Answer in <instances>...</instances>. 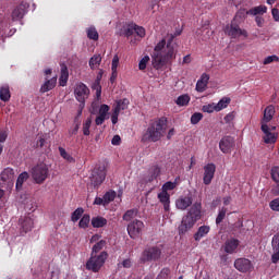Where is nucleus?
<instances>
[{"label": "nucleus", "instance_id": "obj_1", "mask_svg": "<svg viewBox=\"0 0 279 279\" xmlns=\"http://www.w3.org/2000/svg\"><path fill=\"white\" fill-rule=\"evenodd\" d=\"M182 31H177L174 35H171L168 39H161L154 49L153 52V64L155 69H160L165 64H171L175 60V44L173 39L175 36H180Z\"/></svg>", "mask_w": 279, "mask_h": 279}, {"label": "nucleus", "instance_id": "obj_2", "mask_svg": "<svg viewBox=\"0 0 279 279\" xmlns=\"http://www.w3.org/2000/svg\"><path fill=\"white\" fill-rule=\"evenodd\" d=\"M167 132V118H158L149 122L143 133L141 143H158Z\"/></svg>", "mask_w": 279, "mask_h": 279}, {"label": "nucleus", "instance_id": "obj_3", "mask_svg": "<svg viewBox=\"0 0 279 279\" xmlns=\"http://www.w3.org/2000/svg\"><path fill=\"white\" fill-rule=\"evenodd\" d=\"M199 219H202V203H194L187 215L182 218L181 225L178 228L179 234L187 233Z\"/></svg>", "mask_w": 279, "mask_h": 279}, {"label": "nucleus", "instance_id": "obj_4", "mask_svg": "<svg viewBox=\"0 0 279 279\" xmlns=\"http://www.w3.org/2000/svg\"><path fill=\"white\" fill-rule=\"evenodd\" d=\"M106 260H108V252L102 251L98 255L90 253V257L86 262L85 267L88 271L99 274V271H101V267L106 265Z\"/></svg>", "mask_w": 279, "mask_h": 279}, {"label": "nucleus", "instance_id": "obj_5", "mask_svg": "<svg viewBox=\"0 0 279 279\" xmlns=\"http://www.w3.org/2000/svg\"><path fill=\"white\" fill-rule=\"evenodd\" d=\"M32 178L36 184H43L49 178V167L46 163H38L32 169Z\"/></svg>", "mask_w": 279, "mask_h": 279}, {"label": "nucleus", "instance_id": "obj_6", "mask_svg": "<svg viewBox=\"0 0 279 279\" xmlns=\"http://www.w3.org/2000/svg\"><path fill=\"white\" fill-rule=\"evenodd\" d=\"M162 256V251L158 246L146 247L141 256V263L156 262Z\"/></svg>", "mask_w": 279, "mask_h": 279}, {"label": "nucleus", "instance_id": "obj_7", "mask_svg": "<svg viewBox=\"0 0 279 279\" xmlns=\"http://www.w3.org/2000/svg\"><path fill=\"white\" fill-rule=\"evenodd\" d=\"M90 185L94 186V189H99L101 184H104L106 180V167L100 166L95 168L92 171V175L89 177Z\"/></svg>", "mask_w": 279, "mask_h": 279}, {"label": "nucleus", "instance_id": "obj_8", "mask_svg": "<svg viewBox=\"0 0 279 279\" xmlns=\"http://www.w3.org/2000/svg\"><path fill=\"white\" fill-rule=\"evenodd\" d=\"M12 186H14V169L5 168L0 173V189H7V191H10Z\"/></svg>", "mask_w": 279, "mask_h": 279}, {"label": "nucleus", "instance_id": "obj_9", "mask_svg": "<svg viewBox=\"0 0 279 279\" xmlns=\"http://www.w3.org/2000/svg\"><path fill=\"white\" fill-rule=\"evenodd\" d=\"M145 228V223L138 219L131 221L128 225V232L131 239H138Z\"/></svg>", "mask_w": 279, "mask_h": 279}, {"label": "nucleus", "instance_id": "obj_10", "mask_svg": "<svg viewBox=\"0 0 279 279\" xmlns=\"http://www.w3.org/2000/svg\"><path fill=\"white\" fill-rule=\"evenodd\" d=\"M74 95L75 99L78 100L82 106H84V104H86V99H88V95H90V89H88L86 84L78 83L74 88Z\"/></svg>", "mask_w": 279, "mask_h": 279}, {"label": "nucleus", "instance_id": "obj_11", "mask_svg": "<svg viewBox=\"0 0 279 279\" xmlns=\"http://www.w3.org/2000/svg\"><path fill=\"white\" fill-rule=\"evenodd\" d=\"M236 142L234 137L230 135L223 136L219 142V149L222 154H232V149H234Z\"/></svg>", "mask_w": 279, "mask_h": 279}, {"label": "nucleus", "instance_id": "obj_12", "mask_svg": "<svg viewBox=\"0 0 279 279\" xmlns=\"http://www.w3.org/2000/svg\"><path fill=\"white\" fill-rule=\"evenodd\" d=\"M216 171L217 166H215V163H207L206 166H204L203 183L206 186H208L213 182Z\"/></svg>", "mask_w": 279, "mask_h": 279}, {"label": "nucleus", "instance_id": "obj_13", "mask_svg": "<svg viewBox=\"0 0 279 279\" xmlns=\"http://www.w3.org/2000/svg\"><path fill=\"white\" fill-rule=\"evenodd\" d=\"M20 226V236H25L27 232H32V228H34V220L29 217H21L19 219Z\"/></svg>", "mask_w": 279, "mask_h": 279}, {"label": "nucleus", "instance_id": "obj_14", "mask_svg": "<svg viewBox=\"0 0 279 279\" xmlns=\"http://www.w3.org/2000/svg\"><path fill=\"white\" fill-rule=\"evenodd\" d=\"M225 34L230 36V38H239V36L247 37V31L241 29V27H239L236 24L227 25L225 28Z\"/></svg>", "mask_w": 279, "mask_h": 279}, {"label": "nucleus", "instance_id": "obj_15", "mask_svg": "<svg viewBox=\"0 0 279 279\" xmlns=\"http://www.w3.org/2000/svg\"><path fill=\"white\" fill-rule=\"evenodd\" d=\"M234 268L241 274H247L252 269V260L241 257L234 260Z\"/></svg>", "mask_w": 279, "mask_h": 279}, {"label": "nucleus", "instance_id": "obj_16", "mask_svg": "<svg viewBox=\"0 0 279 279\" xmlns=\"http://www.w3.org/2000/svg\"><path fill=\"white\" fill-rule=\"evenodd\" d=\"M262 132L264 133V143H266V145H274V143H276V141H278V136L276 135V133H271V129H269V125L267 124H263L260 126Z\"/></svg>", "mask_w": 279, "mask_h": 279}, {"label": "nucleus", "instance_id": "obj_17", "mask_svg": "<svg viewBox=\"0 0 279 279\" xmlns=\"http://www.w3.org/2000/svg\"><path fill=\"white\" fill-rule=\"evenodd\" d=\"M240 243L241 242L234 238L228 239L222 245V250L226 254H236Z\"/></svg>", "mask_w": 279, "mask_h": 279}, {"label": "nucleus", "instance_id": "obj_18", "mask_svg": "<svg viewBox=\"0 0 279 279\" xmlns=\"http://www.w3.org/2000/svg\"><path fill=\"white\" fill-rule=\"evenodd\" d=\"M276 114V107L272 105H269L265 108L263 118L260 120V125H267V123H270V121L274 120V117Z\"/></svg>", "mask_w": 279, "mask_h": 279}, {"label": "nucleus", "instance_id": "obj_19", "mask_svg": "<svg viewBox=\"0 0 279 279\" xmlns=\"http://www.w3.org/2000/svg\"><path fill=\"white\" fill-rule=\"evenodd\" d=\"M27 8H29V5H27V3L22 2L21 4H19L13 11H12V21H21V19H23V16H25V13L27 12Z\"/></svg>", "mask_w": 279, "mask_h": 279}, {"label": "nucleus", "instance_id": "obj_20", "mask_svg": "<svg viewBox=\"0 0 279 279\" xmlns=\"http://www.w3.org/2000/svg\"><path fill=\"white\" fill-rule=\"evenodd\" d=\"M175 206L179 210H186V208L193 206V196H181L177 199Z\"/></svg>", "mask_w": 279, "mask_h": 279}, {"label": "nucleus", "instance_id": "obj_21", "mask_svg": "<svg viewBox=\"0 0 279 279\" xmlns=\"http://www.w3.org/2000/svg\"><path fill=\"white\" fill-rule=\"evenodd\" d=\"M108 112H110V107L108 105H101L98 111V117L95 119V124L104 125L106 119H108Z\"/></svg>", "mask_w": 279, "mask_h": 279}, {"label": "nucleus", "instance_id": "obj_22", "mask_svg": "<svg viewBox=\"0 0 279 279\" xmlns=\"http://www.w3.org/2000/svg\"><path fill=\"white\" fill-rule=\"evenodd\" d=\"M271 247H272V255H271V263L277 265L279 262V233L275 234L271 240Z\"/></svg>", "mask_w": 279, "mask_h": 279}, {"label": "nucleus", "instance_id": "obj_23", "mask_svg": "<svg viewBox=\"0 0 279 279\" xmlns=\"http://www.w3.org/2000/svg\"><path fill=\"white\" fill-rule=\"evenodd\" d=\"M209 80H210V75H208L207 73H203L196 83L195 90L197 93H204L206 88H208Z\"/></svg>", "mask_w": 279, "mask_h": 279}, {"label": "nucleus", "instance_id": "obj_24", "mask_svg": "<svg viewBox=\"0 0 279 279\" xmlns=\"http://www.w3.org/2000/svg\"><path fill=\"white\" fill-rule=\"evenodd\" d=\"M157 197H158L159 202L162 204L163 210H166V213H169L170 204H171V195H169V192L161 191L157 195Z\"/></svg>", "mask_w": 279, "mask_h": 279}, {"label": "nucleus", "instance_id": "obj_25", "mask_svg": "<svg viewBox=\"0 0 279 279\" xmlns=\"http://www.w3.org/2000/svg\"><path fill=\"white\" fill-rule=\"evenodd\" d=\"M271 179L275 182L271 193L272 195H279V167H274L271 169Z\"/></svg>", "mask_w": 279, "mask_h": 279}, {"label": "nucleus", "instance_id": "obj_26", "mask_svg": "<svg viewBox=\"0 0 279 279\" xmlns=\"http://www.w3.org/2000/svg\"><path fill=\"white\" fill-rule=\"evenodd\" d=\"M246 14H248L250 16H263V14H267V7L260 4L246 11Z\"/></svg>", "mask_w": 279, "mask_h": 279}, {"label": "nucleus", "instance_id": "obj_27", "mask_svg": "<svg viewBox=\"0 0 279 279\" xmlns=\"http://www.w3.org/2000/svg\"><path fill=\"white\" fill-rule=\"evenodd\" d=\"M66 82H69V68L66 66V64L62 63L59 77V85L66 86Z\"/></svg>", "mask_w": 279, "mask_h": 279}, {"label": "nucleus", "instance_id": "obj_28", "mask_svg": "<svg viewBox=\"0 0 279 279\" xmlns=\"http://www.w3.org/2000/svg\"><path fill=\"white\" fill-rule=\"evenodd\" d=\"M56 84H58V77H52L46 81L40 87V93H49V90H53V88H56Z\"/></svg>", "mask_w": 279, "mask_h": 279}, {"label": "nucleus", "instance_id": "obj_29", "mask_svg": "<svg viewBox=\"0 0 279 279\" xmlns=\"http://www.w3.org/2000/svg\"><path fill=\"white\" fill-rule=\"evenodd\" d=\"M208 232H210V227L201 226L197 232L194 234V241H202V239H204Z\"/></svg>", "mask_w": 279, "mask_h": 279}, {"label": "nucleus", "instance_id": "obj_30", "mask_svg": "<svg viewBox=\"0 0 279 279\" xmlns=\"http://www.w3.org/2000/svg\"><path fill=\"white\" fill-rule=\"evenodd\" d=\"M27 180H29V173L27 172H22L19 177H17V180H16V183H15V189L16 191H21V189H23V184L25 182H27Z\"/></svg>", "mask_w": 279, "mask_h": 279}, {"label": "nucleus", "instance_id": "obj_31", "mask_svg": "<svg viewBox=\"0 0 279 279\" xmlns=\"http://www.w3.org/2000/svg\"><path fill=\"white\" fill-rule=\"evenodd\" d=\"M92 226L93 228H104L105 226H108V220L101 216L93 217Z\"/></svg>", "mask_w": 279, "mask_h": 279}, {"label": "nucleus", "instance_id": "obj_32", "mask_svg": "<svg viewBox=\"0 0 279 279\" xmlns=\"http://www.w3.org/2000/svg\"><path fill=\"white\" fill-rule=\"evenodd\" d=\"M87 38L89 40H99V33L97 32V28L95 26H90L86 29Z\"/></svg>", "mask_w": 279, "mask_h": 279}, {"label": "nucleus", "instance_id": "obj_33", "mask_svg": "<svg viewBox=\"0 0 279 279\" xmlns=\"http://www.w3.org/2000/svg\"><path fill=\"white\" fill-rule=\"evenodd\" d=\"M231 99L228 97H223L216 104V110L217 112H221V110L226 109L227 106H230Z\"/></svg>", "mask_w": 279, "mask_h": 279}, {"label": "nucleus", "instance_id": "obj_34", "mask_svg": "<svg viewBox=\"0 0 279 279\" xmlns=\"http://www.w3.org/2000/svg\"><path fill=\"white\" fill-rule=\"evenodd\" d=\"M10 87L9 86H3L0 88V99L1 101H10Z\"/></svg>", "mask_w": 279, "mask_h": 279}, {"label": "nucleus", "instance_id": "obj_35", "mask_svg": "<svg viewBox=\"0 0 279 279\" xmlns=\"http://www.w3.org/2000/svg\"><path fill=\"white\" fill-rule=\"evenodd\" d=\"M191 96H189V94H184L177 98L175 104L177 106H189Z\"/></svg>", "mask_w": 279, "mask_h": 279}, {"label": "nucleus", "instance_id": "obj_36", "mask_svg": "<svg viewBox=\"0 0 279 279\" xmlns=\"http://www.w3.org/2000/svg\"><path fill=\"white\" fill-rule=\"evenodd\" d=\"M90 226V215L84 214L78 222V228H82L83 230H86Z\"/></svg>", "mask_w": 279, "mask_h": 279}, {"label": "nucleus", "instance_id": "obj_37", "mask_svg": "<svg viewBox=\"0 0 279 279\" xmlns=\"http://www.w3.org/2000/svg\"><path fill=\"white\" fill-rule=\"evenodd\" d=\"M107 245L106 240H100L99 242H97L93 248H92V254L94 255H99V252H101V250H104V247Z\"/></svg>", "mask_w": 279, "mask_h": 279}, {"label": "nucleus", "instance_id": "obj_38", "mask_svg": "<svg viewBox=\"0 0 279 279\" xmlns=\"http://www.w3.org/2000/svg\"><path fill=\"white\" fill-rule=\"evenodd\" d=\"M82 215H84V208L78 207L76 208L71 216V221H73V223L80 221V219H82Z\"/></svg>", "mask_w": 279, "mask_h": 279}, {"label": "nucleus", "instance_id": "obj_39", "mask_svg": "<svg viewBox=\"0 0 279 279\" xmlns=\"http://www.w3.org/2000/svg\"><path fill=\"white\" fill-rule=\"evenodd\" d=\"M90 125H93V119L87 118L83 123V134L84 136H90Z\"/></svg>", "mask_w": 279, "mask_h": 279}, {"label": "nucleus", "instance_id": "obj_40", "mask_svg": "<svg viewBox=\"0 0 279 279\" xmlns=\"http://www.w3.org/2000/svg\"><path fill=\"white\" fill-rule=\"evenodd\" d=\"M101 64V54H94L89 59L90 69H95V66H99Z\"/></svg>", "mask_w": 279, "mask_h": 279}, {"label": "nucleus", "instance_id": "obj_41", "mask_svg": "<svg viewBox=\"0 0 279 279\" xmlns=\"http://www.w3.org/2000/svg\"><path fill=\"white\" fill-rule=\"evenodd\" d=\"M59 154L61 158H63L68 162H75V159L73 158V156L66 153V149H64L63 147H59Z\"/></svg>", "mask_w": 279, "mask_h": 279}, {"label": "nucleus", "instance_id": "obj_42", "mask_svg": "<svg viewBox=\"0 0 279 279\" xmlns=\"http://www.w3.org/2000/svg\"><path fill=\"white\" fill-rule=\"evenodd\" d=\"M228 213V208L226 207H221L219 209L218 216L216 218V225L219 226V223H221L223 221V219H226V214Z\"/></svg>", "mask_w": 279, "mask_h": 279}, {"label": "nucleus", "instance_id": "obj_43", "mask_svg": "<svg viewBox=\"0 0 279 279\" xmlns=\"http://www.w3.org/2000/svg\"><path fill=\"white\" fill-rule=\"evenodd\" d=\"M203 112H207L208 114H213V112H217V104L213 102L209 105H204L202 108Z\"/></svg>", "mask_w": 279, "mask_h": 279}, {"label": "nucleus", "instance_id": "obj_44", "mask_svg": "<svg viewBox=\"0 0 279 279\" xmlns=\"http://www.w3.org/2000/svg\"><path fill=\"white\" fill-rule=\"evenodd\" d=\"M202 119H204V114L202 112L193 113L191 117L192 125H197V123H199V121H202Z\"/></svg>", "mask_w": 279, "mask_h": 279}, {"label": "nucleus", "instance_id": "obj_45", "mask_svg": "<svg viewBox=\"0 0 279 279\" xmlns=\"http://www.w3.org/2000/svg\"><path fill=\"white\" fill-rule=\"evenodd\" d=\"M138 215V211L136 209H130L123 215L124 221H130L131 219H134Z\"/></svg>", "mask_w": 279, "mask_h": 279}, {"label": "nucleus", "instance_id": "obj_46", "mask_svg": "<svg viewBox=\"0 0 279 279\" xmlns=\"http://www.w3.org/2000/svg\"><path fill=\"white\" fill-rule=\"evenodd\" d=\"M117 197V192L112 191V192H107L104 195V201L105 204H110V202H114V198Z\"/></svg>", "mask_w": 279, "mask_h": 279}, {"label": "nucleus", "instance_id": "obj_47", "mask_svg": "<svg viewBox=\"0 0 279 279\" xmlns=\"http://www.w3.org/2000/svg\"><path fill=\"white\" fill-rule=\"evenodd\" d=\"M119 110V107H114L113 112L111 114V123L113 125H117V123H119V114H121V111Z\"/></svg>", "mask_w": 279, "mask_h": 279}, {"label": "nucleus", "instance_id": "obj_48", "mask_svg": "<svg viewBox=\"0 0 279 279\" xmlns=\"http://www.w3.org/2000/svg\"><path fill=\"white\" fill-rule=\"evenodd\" d=\"M178 186V183L168 181L162 185V190L165 193H168V191H173Z\"/></svg>", "mask_w": 279, "mask_h": 279}, {"label": "nucleus", "instance_id": "obj_49", "mask_svg": "<svg viewBox=\"0 0 279 279\" xmlns=\"http://www.w3.org/2000/svg\"><path fill=\"white\" fill-rule=\"evenodd\" d=\"M47 143V140L45 138V135H39L36 143L33 145L35 149H38V147H45V144Z\"/></svg>", "mask_w": 279, "mask_h": 279}, {"label": "nucleus", "instance_id": "obj_50", "mask_svg": "<svg viewBox=\"0 0 279 279\" xmlns=\"http://www.w3.org/2000/svg\"><path fill=\"white\" fill-rule=\"evenodd\" d=\"M135 29V24H129L124 31V36H126V38H130V36H134V34H136Z\"/></svg>", "mask_w": 279, "mask_h": 279}, {"label": "nucleus", "instance_id": "obj_51", "mask_svg": "<svg viewBox=\"0 0 279 279\" xmlns=\"http://www.w3.org/2000/svg\"><path fill=\"white\" fill-rule=\"evenodd\" d=\"M128 104H130L128 99L119 100L116 108H119V112H121V110H128Z\"/></svg>", "mask_w": 279, "mask_h": 279}, {"label": "nucleus", "instance_id": "obj_52", "mask_svg": "<svg viewBox=\"0 0 279 279\" xmlns=\"http://www.w3.org/2000/svg\"><path fill=\"white\" fill-rule=\"evenodd\" d=\"M149 174L153 175L154 178H158L160 175V166H151V168L149 169Z\"/></svg>", "mask_w": 279, "mask_h": 279}, {"label": "nucleus", "instance_id": "obj_53", "mask_svg": "<svg viewBox=\"0 0 279 279\" xmlns=\"http://www.w3.org/2000/svg\"><path fill=\"white\" fill-rule=\"evenodd\" d=\"M271 62H279V57L276 54L268 56L264 59L263 64L267 65V64H271Z\"/></svg>", "mask_w": 279, "mask_h": 279}, {"label": "nucleus", "instance_id": "obj_54", "mask_svg": "<svg viewBox=\"0 0 279 279\" xmlns=\"http://www.w3.org/2000/svg\"><path fill=\"white\" fill-rule=\"evenodd\" d=\"M147 62H149V56H145L138 63L140 71H145L147 69Z\"/></svg>", "mask_w": 279, "mask_h": 279}, {"label": "nucleus", "instance_id": "obj_55", "mask_svg": "<svg viewBox=\"0 0 279 279\" xmlns=\"http://www.w3.org/2000/svg\"><path fill=\"white\" fill-rule=\"evenodd\" d=\"M269 208L275 213H279V198H275L269 203Z\"/></svg>", "mask_w": 279, "mask_h": 279}, {"label": "nucleus", "instance_id": "obj_56", "mask_svg": "<svg viewBox=\"0 0 279 279\" xmlns=\"http://www.w3.org/2000/svg\"><path fill=\"white\" fill-rule=\"evenodd\" d=\"M169 274H171V269L169 268H163L159 275L157 276V279H168L169 278Z\"/></svg>", "mask_w": 279, "mask_h": 279}, {"label": "nucleus", "instance_id": "obj_57", "mask_svg": "<svg viewBox=\"0 0 279 279\" xmlns=\"http://www.w3.org/2000/svg\"><path fill=\"white\" fill-rule=\"evenodd\" d=\"M135 34H136V36H138L140 38H145V34H146L145 27L138 26V25L135 24Z\"/></svg>", "mask_w": 279, "mask_h": 279}, {"label": "nucleus", "instance_id": "obj_58", "mask_svg": "<svg viewBox=\"0 0 279 279\" xmlns=\"http://www.w3.org/2000/svg\"><path fill=\"white\" fill-rule=\"evenodd\" d=\"M119 69V56H114L111 63V71H117Z\"/></svg>", "mask_w": 279, "mask_h": 279}, {"label": "nucleus", "instance_id": "obj_59", "mask_svg": "<svg viewBox=\"0 0 279 279\" xmlns=\"http://www.w3.org/2000/svg\"><path fill=\"white\" fill-rule=\"evenodd\" d=\"M255 22L257 27H263V25H265V19L260 15H255Z\"/></svg>", "mask_w": 279, "mask_h": 279}, {"label": "nucleus", "instance_id": "obj_60", "mask_svg": "<svg viewBox=\"0 0 279 279\" xmlns=\"http://www.w3.org/2000/svg\"><path fill=\"white\" fill-rule=\"evenodd\" d=\"M121 265L124 267V269H130L132 267V259L126 258L121 263Z\"/></svg>", "mask_w": 279, "mask_h": 279}, {"label": "nucleus", "instance_id": "obj_61", "mask_svg": "<svg viewBox=\"0 0 279 279\" xmlns=\"http://www.w3.org/2000/svg\"><path fill=\"white\" fill-rule=\"evenodd\" d=\"M232 121H234V112H230L225 117L226 123H232Z\"/></svg>", "mask_w": 279, "mask_h": 279}, {"label": "nucleus", "instance_id": "obj_62", "mask_svg": "<svg viewBox=\"0 0 279 279\" xmlns=\"http://www.w3.org/2000/svg\"><path fill=\"white\" fill-rule=\"evenodd\" d=\"M112 145H121V136L114 135L111 140Z\"/></svg>", "mask_w": 279, "mask_h": 279}, {"label": "nucleus", "instance_id": "obj_63", "mask_svg": "<svg viewBox=\"0 0 279 279\" xmlns=\"http://www.w3.org/2000/svg\"><path fill=\"white\" fill-rule=\"evenodd\" d=\"M7 138H8V132L0 131V143H5Z\"/></svg>", "mask_w": 279, "mask_h": 279}, {"label": "nucleus", "instance_id": "obj_64", "mask_svg": "<svg viewBox=\"0 0 279 279\" xmlns=\"http://www.w3.org/2000/svg\"><path fill=\"white\" fill-rule=\"evenodd\" d=\"M271 14L275 21H279V10L278 9H272Z\"/></svg>", "mask_w": 279, "mask_h": 279}]
</instances>
